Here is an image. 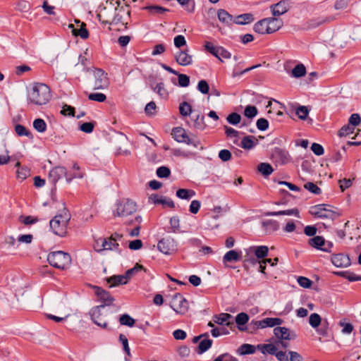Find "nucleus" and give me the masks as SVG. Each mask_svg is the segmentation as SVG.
<instances>
[{
	"mask_svg": "<svg viewBox=\"0 0 361 361\" xmlns=\"http://www.w3.org/2000/svg\"><path fill=\"white\" fill-rule=\"evenodd\" d=\"M121 13H124V12L119 11H115L114 16L112 18L111 21L106 20V23H109V24H114V25H117L118 23H122L123 25H125V28L127 29L128 28V26H127L128 23H124L123 22V15L121 14Z\"/></svg>",
	"mask_w": 361,
	"mask_h": 361,
	"instance_id": "44",
	"label": "nucleus"
},
{
	"mask_svg": "<svg viewBox=\"0 0 361 361\" xmlns=\"http://www.w3.org/2000/svg\"><path fill=\"white\" fill-rule=\"evenodd\" d=\"M171 135L178 142L185 143L188 137L185 130L181 127L173 128Z\"/></svg>",
	"mask_w": 361,
	"mask_h": 361,
	"instance_id": "22",
	"label": "nucleus"
},
{
	"mask_svg": "<svg viewBox=\"0 0 361 361\" xmlns=\"http://www.w3.org/2000/svg\"><path fill=\"white\" fill-rule=\"evenodd\" d=\"M70 219L71 214L67 209H63L49 221L51 230L57 235L64 236L66 234L67 226Z\"/></svg>",
	"mask_w": 361,
	"mask_h": 361,
	"instance_id": "2",
	"label": "nucleus"
},
{
	"mask_svg": "<svg viewBox=\"0 0 361 361\" xmlns=\"http://www.w3.org/2000/svg\"><path fill=\"white\" fill-rule=\"evenodd\" d=\"M193 126L197 130H203L206 128L204 116L197 114L193 121Z\"/></svg>",
	"mask_w": 361,
	"mask_h": 361,
	"instance_id": "45",
	"label": "nucleus"
},
{
	"mask_svg": "<svg viewBox=\"0 0 361 361\" xmlns=\"http://www.w3.org/2000/svg\"><path fill=\"white\" fill-rule=\"evenodd\" d=\"M106 281L109 283V287L112 288L119 285L126 284L128 282L126 276L124 275H114L106 279Z\"/></svg>",
	"mask_w": 361,
	"mask_h": 361,
	"instance_id": "23",
	"label": "nucleus"
},
{
	"mask_svg": "<svg viewBox=\"0 0 361 361\" xmlns=\"http://www.w3.org/2000/svg\"><path fill=\"white\" fill-rule=\"evenodd\" d=\"M17 177L19 179L25 180L30 175V169L26 166L20 167L17 170Z\"/></svg>",
	"mask_w": 361,
	"mask_h": 361,
	"instance_id": "57",
	"label": "nucleus"
},
{
	"mask_svg": "<svg viewBox=\"0 0 361 361\" xmlns=\"http://www.w3.org/2000/svg\"><path fill=\"white\" fill-rule=\"evenodd\" d=\"M241 252H238L235 250H231L227 252L223 257V262H235L240 259Z\"/></svg>",
	"mask_w": 361,
	"mask_h": 361,
	"instance_id": "27",
	"label": "nucleus"
},
{
	"mask_svg": "<svg viewBox=\"0 0 361 361\" xmlns=\"http://www.w3.org/2000/svg\"><path fill=\"white\" fill-rule=\"evenodd\" d=\"M354 128L350 126V124L343 126L338 133L339 137H343L353 133Z\"/></svg>",
	"mask_w": 361,
	"mask_h": 361,
	"instance_id": "64",
	"label": "nucleus"
},
{
	"mask_svg": "<svg viewBox=\"0 0 361 361\" xmlns=\"http://www.w3.org/2000/svg\"><path fill=\"white\" fill-rule=\"evenodd\" d=\"M177 1L187 11L192 13L195 11V4L194 0H177Z\"/></svg>",
	"mask_w": 361,
	"mask_h": 361,
	"instance_id": "49",
	"label": "nucleus"
},
{
	"mask_svg": "<svg viewBox=\"0 0 361 361\" xmlns=\"http://www.w3.org/2000/svg\"><path fill=\"white\" fill-rule=\"evenodd\" d=\"M255 32L259 34H270L268 18L257 22L253 27Z\"/></svg>",
	"mask_w": 361,
	"mask_h": 361,
	"instance_id": "19",
	"label": "nucleus"
},
{
	"mask_svg": "<svg viewBox=\"0 0 361 361\" xmlns=\"http://www.w3.org/2000/svg\"><path fill=\"white\" fill-rule=\"evenodd\" d=\"M258 111L256 106L248 105L245 108L244 116L252 119L257 115Z\"/></svg>",
	"mask_w": 361,
	"mask_h": 361,
	"instance_id": "52",
	"label": "nucleus"
},
{
	"mask_svg": "<svg viewBox=\"0 0 361 361\" xmlns=\"http://www.w3.org/2000/svg\"><path fill=\"white\" fill-rule=\"evenodd\" d=\"M137 205L136 202L129 198H123L116 202L113 215L115 217H127L136 212Z\"/></svg>",
	"mask_w": 361,
	"mask_h": 361,
	"instance_id": "3",
	"label": "nucleus"
},
{
	"mask_svg": "<svg viewBox=\"0 0 361 361\" xmlns=\"http://www.w3.org/2000/svg\"><path fill=\"white\" fill-rule=\"evenodd\" d=\"M309 110L305 106H300L296 109V114L301 120H305L308 116Z\"/></svg>",
	"mask_w": 361,
	"mask_h": 361,
	"instance_id": "59",
	"label": "nucleus"
},
{
	"mask_svg": "<svg viewBox=\"0 0 361 361\" xmlns=\"http://www.w3.org/2000/svg\"><path fill=\"white\" fill-rule=\"evenodd\" d=\"M176 195L180 199L190 200L195 195V192L192 190L181 188L176 191Z\"/></svg>",
	"mask_w": 361,
	"mask_h": 361,
	"instance_id": "35",
	"label": "nucleus"
},
{
	"mask_svg": "<svg viewBox=\"0 0 361 361\" xmlns=\"http://www.w3.org/2000/svg\"><path fill=\"white\" fill-rule=\"evenodd\" d=\"M310 246L326 252H331L334 247L331 241H326L322 236H314L308 241Z\"/></svg>",
	"mask_w": 361,
	"mask_h": 361,
	"instance_id": "10",
	"label": "nucleus"
},
{
	"mask_svg": "<svg viewBox=\"0 0 361 361\" xmlns=\"http://www.w3.org/2000/svg\"><path fill=\"white\" fill-rule=\"evenodd\" d=\"M68 27L71 29V32L75 36H80L82 39H86L89 37V31L86 29V25L82 23L80 27L77 29L73 24H70Z\"/></svg>",
	"mask_w": 361,
	"mask_h": 361,
	"instance_id": "20",
	"label": "nucleus"
},
{
	"mask_svg": "<svg viewBox=\"0 0 361 361\" xmlns=\"http://www.w3.org/2000/svg\"><path fill=\"white\" fill-rule=\"evenodd\" d=\"M217 17L222 23L230 25L234 23V18L228 11L224 9H219L217 11Z\"/></svg>",
	"mask_w": 361,
	"mask_h": 361,
	"instance_id": "21",
	"label": "nucleus"
},
{
	"mask_svg": "<svg viewBox=\"0 0 361 361\" xmlns=\"http://www.w3.org/2000/svg\"><path fill=\"white\" fill-rule=\"evenodd\" d=\"M290 8V1L288 0H281L277 4L270 6L272 15L274 16H280L286 12Z\"/></svg>",
	"mask_w": 361,
	"mask_h": 361,
	"instance_id": "14",
	"label": "nucleus"
},
{
	"mask_svg": "<svg viewBox=\"0 0 361 361\" xmlns=\"http://www.w3.org/2000/svg\"><path fill=\"white\" fill-rule=\"evenodd\" d=\"M204 49L207 51L209 52L215 57H218L219 50L220 49V46H214L210 42H206L204 44Z\"/></svg>",
	"mask_w": 361,
	"mask_h": 361,
	"instance_id": "53",
	"label": "nucleus"
},
{
	"mask_svg": "<svg viewBox=\"0 0 361 361\" xmlns=\"http://www.w3.org/2000/svg\"><path fill=\"white\" fill-rule=\"evenodd\" d=\"M331 260L332 264L336 267L343 268L350 264V258L343 254L333 255Z\"/></svg>",
	"mask_w": 361,
	"mask_h": 361,
	"instance_id": "18",
	"label": "nucleus"
},
{
	"mask_svg": "<svg viewBox=\"0 0 361 361\" xmlns=\"http://www.w3.org/2000/svg\"><path fill=\"white\" fill-rule=\"evenodd\" d=\"M226 121L231 125L237 126L241 121V116L236 112H233L228 115Z\"/></svg>",
	"mask_w": 361,
	"mask_h": 361,
	"instance_id": "51",
	"label": "nucleus"
},
{
	"mask_svg": "<svg viewBox=\"0 0 361 361\" xmlns=\"http://www.w3.org/2000/svg\"><path fill=\"white\" fill-rule=\"evenodd\" d=\"M198 91L203 94H207L209 92V86L208 82L205 80H201L199 81L197 87Z\"/></svg>",
	"mask_w": 361,
	"mask_h": 361,
	"instance_id": "62",
	"label": "nucleus"
},
{
	"mask_svg": "<svg viewBox=\"0 0 361 361\" xmlns=\"http://www.w3.org/2000/svg\"><path fill=\"white\" fill-rule=\"evenodd\" d=\"M50 180H62L68 178L66 169L63 166H56L52 169L49 172Z\"/></svg>",
	"mask_w": 361,
	"mask_h": 361,
	"instance_id": "16",
	"label": "nucleus"
},
{
	"mask_svg": "<svg viewBox=\"0 0 361 361\" xmlns=\"http://www.w3.org/2000/svg\"><path fill=\"white\" fill-rule=\"evenodd\" d=\"M257 348L260 350L263 354H270L274 355L277 351L276 347L271 343L258 345Z\"/></svg>",
	"mask_w": 361,
	"mask_h": 361,
	"instance_id": "37",
	"label": "nucleus"
},
{
	"mask_svg": "<svg viewBox=\"0 0 361 361\" xmlns=\"http://www.w3.org/2000/svg\"><path fill=\"white\" fill-rule=\"evenodd\" d=\"M93 289L94 290L95 295L98 298V300L102 303L101 305H104V308L106 309V307L113 305L115 299L108 291L99 286H93Z\"/></svg>",
	"mask_w": 361,
	"mask_h": 361,
	"instance_id": "12",
	"label": "nucleus"
},
{
	"mask_svg": "<svg viewBox=\"0 0 361 361\" xmlns=\"http://www.w3.org/2000/svg\"><path fill=\"white\" fill-rule=\"evenodd\" d=\"M258 145V140L252 135L245 136L241 141L240 147L245 149H251Z\"/></svg>",
	"mask_w": 361,
	"mask_h": 361,
	"instance_id": "26",
	"label": "nucleus"
},
{
	"mask_svg": "<svg viewBox=\"0 0 361 361\" xmlns=\"http://www.w3.org/2000/svg\"><path fill=\"white\" fill-rule=\"evenodd\" d=\"M93 75L94 78L92 89L104 90L108 87L109 85L107 73L102 68H94Z\"/></svg>",
	"mask_w": 361,
	"mask_h": 361,
	"instance_id": "7",
	"label": "nucleus"
},
{
	"mask_svg": "<svg viewBox=\"0 0 361 361\" xmlns=\"http://www.w3.org/2000/svg\"><path fill=\"white\" fill-rule=\"evenodd\" d=\"M106 312L107 310L104 308V305H97L92 307L90 310L89 314L90 316L91 320L95 324L103 329H107L108 323L104 319Z\"/></svg>",
	"mask_w": 361,
	"mask_h": 361,
	"instance_id": "6",
	"label": "nucleus"
},
{
	"mask_svg": "<svg viewBox=\"0 0 361 361\" xmlns=\"http://www.w3.org/2000/svg\"><path fill=\"white\" fill-rule=\"evenodd\" d=\"M47 261L49 264L59 269H67L71 263V258L68 253L63 251L50 252L47 256Z\"/></svg>",
	"mask_w": 361,
	"mask_h": 361,
	"instance_id": "4",
	"label": "nucleus"
},
{
	"mask_svg": "<svg viewBox=\"0 0 361 361\" xmlns=\"http://www.w3.org/2000/svg\"><path fill=\"white\" fill-rule=\"evenodd\" d=\"M306 74V68L302 63L296 65L292 70V75L294 78H299Z\"/></svg>",
	"mask_w": 361,
	"mask_h": 361,
	"instance_id": "39",
	"label": "nucleus"
},
{
	"mask_svg": "<svg viewBox=\"0 0 361 361\" xmlns=\"http://www.w3.org/2000/svg\"><path fill=\"white\" fill-rule=\"evenodd\" d=\"M249 321V316L245 312H241L237 314L235 317V323L240 331H243L246 330L245 325Z\"/></svg>",
	"mask_w": 361,
	"mask_h": 361,
	"instance_id": "28",
	"label": "nucleus"
},
{
	"mask_svg": "<svg viewBox=\"0 0 361 361\" xmlns=\"http://www.w3.org/2000/svg\"><path fill=\"white\" fill-rule=\"evenodd\" d=\"M105 244L106 245V241L104 238H99L95 240L94 244V248L96 252H100L104 250Z\"/></svg>",
	"mask_w": 361,
	"mask_h": 361,
	"instance_id": "61",
	"label": "nucleus"
},
{
	"mask_svg": "<svg viewBox=\"0 0 361 361\" xmlns=\"http://www.w3.org/2000/svg\"><path fill=\"white\" fill-rule=\"evenodd\" d=\"M274 336L279 340H290L295 337V334L291 333L286 327L276 326L274 329Z\"/></svg>",
	"mask_w": 361,
	"mask_h": 361,
	"instance_id": "17",
	"label": "nucleus"
},
{
	"mask_svg": "<svg viewBox=\"0 0 361 361\" xmlns=\"http://www.w3.org/2000/svg\"><path fill=\"white\" fill-rule=\"evenodd\" d=\"M68 178L67 180H72L73 179L78 178L82 179L85 176V173L80 169L77 164L73 165L72 169L70 171Z\"/></svg>",
	"mask_w": 361,
	"mask_h": 361,
	"instance_id": "29",
	"label": "nucleus"
},
{
	"mask_svg": "<svg viewBox=\"0 0 361 361\" xmlns=\"http://www.w3.org/2000/svg\"><path fill=\"white\" fill-rule=\"evenodd\" d=\"M157 248L165 255H171L177 250V245L173 238H164L158 242Z\"/></svg>",
	"mask_w": 361,
	"mask_h": 361,
	"instance_id": "11",
	"label": "nucleus"
},
{
	"mask_svg": "<svg viewBox=\"0 0 361 361\" xmlns=\"http://www.w3.org/2000/svg\"><path fill=\"white\" fill-rule=\"evenodd\" d=\"M156 173L159 178H167L171 174V170L169 167L162 166L157 169Z\"/></svg>",
	"mask_w": 361,
	"mask_h": 361,
	"instance_id": "54",
	"label": "nucleus"
},
{
	"mask_svg": "<svg viewBox=\"0 0 361 361\" xmlns=\"http://www.w3.org/2000/svg\"><path fill=\"white\" fill-rule=\"evenodd\" d=\"M34 128L39 133H44L47 130V123L42 118H36L33 121Z\"/></svg>",
	"mask_w": 361,
	"mask_h": 361,
	"instance_id": "48",
	"label": "nucleus"
},
{
	"mask_svg": "<svg viewBox=\"0 0 361 361\" xmlns=\"http://www.w3.org/2000/svg\"><path fill=\"white\" fill-rule=\"evenodd\" d=\"M310 214L316 218L334 219L339 216L326 204H319L310 208Z\"/></svg>",
	"mask_w": 361,
	"mask_h": 361,
	"instance_id": "5",
	"label": "nucleus"
},
{
	"mask_svg": "<svg viewBox=\"0 0 361 361\" xmlns=\"http://www.w3.org/2000/svg\"><path fill=\"white\" fill-rule=\"evenodd\" d=\"M256 348L255 345L251 344H243L238 349L240 354L241 355H248L253 354L255 353Z\"/></svg>",
	"mask_w": 361,
	"mask_h": 361,
	"instance_id": "50",
	"label": "nucleus"
},
{
	"mask_svg": "<svg viewBox=\"0 0 361 361\" xmlns=\"http://www.w3.org/2000/svg\"><path fill=\"white\" fill-rule=\"evenodd\" d=\"M170 305L176 313L180 314H184L188 310V302L180 293H176L172 297Z\"/></svg>",
	"mask_w": 361,
	"mask_h": 361,
	"instance_id": "9",
	"label": "nucleus"
},
{
	"mask_svg": "<svg viewBox=\"0 0 361 361\" xmlns=\"http://www.w3.org/2000/svg\"><path fill=\"white\" fill-rule=\"evenodd\" d=\"M192 106L187 102H183L180 104L179 112L182 116L186 117L190 116L192 114Z\"/></svg>",
	"mask_w": 361,
	"mask_h": 361,
	"instance_id": "41",
	"label": "nucleus"
},
{
	"mask_svg": "<svg viewBox=\"0 0 361 361\" xmlns=\"http://www.w3.org/2000/svg\"><path fill=\"white\" fill-rule=\"evenodd\" d=\"M269 248L266 245L260 246H251L250 252H254L257 260L258 259H262L268 255Z\"/></svg>",
	"mask_w": 361,
	"mask_h": 361,
	"instance_id": "25",
	"label": "nucleus"
},
{
	"mask_svg": "<svg viewBox=\"0 0 361 361\" xmlns=\"http://www.w3.org/2000/svg\"><path fill=\"white\" fill-rule=\"evenodd\" d=\"M336 19L334 16L314 17L305 21L302 25V29L310 30L319 27L324 24L329 23Z\"/></svg>",
	"mask_w": 361,
	"mask_h": 361,
	"instance_id": "8",
	"label": "nucleus"
},
{
	"mask_svg": "<svg viewBox=\"0 0 361 361\" xmlns=\"http://www.w3.org/2000/svg\"><path fill=\"white\" fill-rule=\"evenodd\" d=\"M274 156L283 164L287 163L290 159L287 151L278 147L275 148Z\"/></svg>",
	"mask_w": 361,
	"mask_h": 361,
	"instance_id": "30",
	"label": "nucleus"
},
{
	"mask_svg": "<svg viewBox=\"0 0 361 361\" xmlns=\"http://www.w3.org/2000/svg\"><path fill=\"white\" fill-rule=\"evenodd\" d=\"M309 324L314 329L319 328L322 324V318L317 313H312L309 317Z\"/></svg>",
	"mask_w": 361,
	"mask_h": 361,
	"instance_id": "40",
	"label": "nucleus"
},
{
	"mask_svg": "<svg viewBox=\"0 0 361 361\" xmlns=\"http://www.w3.org/2000/svg\"><path fill=\"white\" fill-rule=\"evenodd\" d=\"M270 34L279 30L283 25L282 20L276 18H268Z\"/></svg>",
	"mask_w": 361,
	"mask_h": 361,
	"instance_id": "33",
	"label": "nucleus"
},
{
	"mask_svg": "<svg viewBox=\"0 0 361 361\" xmlns=\"http://www.w3.org/2000/svg\"><path fill=\"white\" fill-rule=\"evenodd\" d=\"M254 20L253 15L251 13H243L238 16L234 19V23L238 25H245Z\"/></svg>",
	"mask_w": 361,
	"mask_h": 361,
	"instance_id": "32",
	"label": "nucleus"
},
{
	"mask_svg": "<svg viewBox=\"0 0 361 361\" xmlns=\"http://www.w3.org/2000/svg\"><path fill=\"white\" fill-rule=\"evenodd\" d=\"M143 8L147 10L151 14H162L169 11L168 8L157 5L147 6Z\"/></svg>",
	"mask_w": 361,
	"mask_h": 361,
	"instance_id": "43",
	"label": "nucleus"
},
{
	"mask_svg": "<svg viewBox=\"0 0 361 361\" xmlns=\"http://www.w3.org/2000/svg\"><path fill=\"white\" fill-rule=\"evenodd\" d=\"M232 316L228 313H221L214 316V322L219 325L229 326L231 324L230 319Z\"/></svg>",
	"mask_w": 361,
	"mask_h": 361,
	"instance_id": "31",
	"label": "nucleus"
},
{
	"mask_svg": "<svg viewBox=\"0 0 361 361\" xmlns=\"http://www.w3.org/2000/svg\"><path fill=\"white\" fill-rule=\"evenodd\" d=\"M154 90L161 97V98H167L168 92L167 90L164 87V82H159L157 84L156 87L154 88Z\"/></svg>",
	"mask_w": 361,
	"mask_h": 361,
	"instance_id": "56",
	"label": "nucleus"
},
{
	"mask_svg": "<svg viewBox=\"0 0 361 361\" xmlns=\"http://www.w3.org/2000/svg\"><path fill=\"white\" fill-rule=\"evenodd\" d=\"M51 98L50 88L44 83H35L29 92L28 102L38 106L46 104Z\"/></svg>",
	"mask_w": 361,
	"mask_h": 361,
	"instance_id": "1",
	"label": "nucleus"
},
{
	"mask_svg": "<svg viewBox=\"0 0 361 361\" xmlns=\"http://www.w3.org/2000/svg\"><path fill=\"white\" fill-rule=\"evenodd\" d=\"M88 99L91 101L104 102L106 99V96L100 92L90 93L88 94Z\"/></svg>",
	"mask_w": 361,
	"mask_h": 361,
	"instance_id": "58",
	"label": "nucleus"
},
{
	"mask_svg": "<svg viewBox=\"0 0 361 361\" xmlns=\"http://www.w3.org/2000/svg\"><path fill=\"white\" fill-rule=\"evenodd\" d=\"M188 49L178 51L174 54V59L180 66H186L192 64V57L188 53Z\"/></svg>",
	"mask_w": 361,
	"mask_h": 361,
	"instance_id": "15",
	"label": "nucleus"
},
{
	"mask_svg": "<svg viewBox=\"0 0 361 361\" xmlns=\"http://www.w3.org/2000/svg\"><path fill=\"white\" fill-rule=\"evenodd\" d=\"M268 216H276L281 215H287V216H295L296 217H300V212L297 208L286 209V210H281L278 212H269L266 214Z\"/></svg>",
	"mask_w": 361,
	"mask_h": 361,
	"instance_id": "24",
	"label": "nucleus"
},
{
	"mask_svg": "<svg viewBox=\"0 0 361 361\" xmlns=\"http://www.w3.org/2000/svg\"><path fill=\"white\" fill-rule=\"evenodd\" d=\"M283 322V319L278 317H267L262 320L252 321V324H253L255 327L257 329L276 327L277 326L282 324Z\"/></svg>",
	"mask_w": 361,
	"mask_h": 361,
	"instance_id": "13",
	"label": "nucleus"
},
{
	"mask_svg": "<svg viewBox=\"0 0 361 361\" xmlns=\"http://www.w3.org/2000/svg\"><path fill=\"white\" fill-rule=\"evenodd\" d=\"M142 221V219L140 216H137L135 217L134 220L131 221L132 224H135V228L129 232V235L131 237L138 236L140 231V224Z\"/></svg>",
	"mask_w": 361,
	"mask_h": 361,
	"instance_id": "38",
	"label": "nucleus"
},
{
	"mask_svg": "<svg viewBox=\"0 0 361 361\" xmlns=\"http://www.w3.org/2000/svg\"><path fill=\"white\" fill-rule=\"evenodd\" d=\"M250 250H251V246L245 249L244 262L255 264L257 262V260L254 252H250Z\"/></svg>",
	"mask_w": 361,
	"mask_h": 361,
	"instance_id": "55",
	"label": "nucleus"
},
{
	"mask_svg": "<svg viewBox=\"0 0 361 361\" xmlns=\"http://www.w3.org/2000/svg\"><path fill=\"white\" fill-rule=\"evenodd\" d=\"M106 241V245L105 244L104 250H118V243H117V238H114V237H109L105 238Z\"/></svg>",
	"mask_w": 361,
	"mask_h": 361,
	"instance_id": "42",
	"label": "nucleus"
},
{
	"mask_svg": "<svg viewBox=\"0 0 361 361\" xmlns=\"http://www.w3.org/2000/svg\"><path fill=\"white\" fill-rule=\"evenodd\" d=\"M203 339H202L198 345L197 353L199 354H202L209 350L212 345V340L208 338V336H204Z\"/></svg>",
	"mask_w": 361,
	"mask_h": 361,
	"instance_id": "34",
	"label": "nucleus"
},
{
	"mask_svg": "<svg viewBox=\"0 0 361 361\" xmlns=\"http://www.w3.org/2000/svg\"><path fill=\"white\" fill-rule=\"evenodd\" d=\"M178 85L182 87H186L190 85V78L185 74L178 73Z\"/></svg>",
	"mask_w": 361,
	"mask_h": 361,
	"instance_id": "60",
	"label": "nucleus"
},
{
	"mask_svg": "<svg viewBox=\"0 0 361 361\" xmlns=\"http://www.w3.org/2000/svg\"><path fill=\"white\" fill-rule=\"evenodd\" d=\"M15 132L18 136H26L30 139L33 138L32 133L21 124H17L15 126Z\"/></svg>",
	"mask_w": 361,
	"mask_h": 361,
	"instance_id": "36",
	"label": "nucleus"
},
{
	"mask_svg": "<svg viewBox=\"0 0 361 361\" xmlns=\"http://www.w3.org/2000/svg\"><path fill=\"white\" fill-rule=\"evenodd\" d=\"M119 322L121 325L132 327L135 324V319L128 314H122L119 318Z\"/></svg>",
	"mask_w": 361,
	"mask_h": 361,
	"instance_id": "47",
	"label": "nucleus"
},
{
	"mask_svg": "<svg viewBox=\"0 0 361 361\" xmlns=\"http://www.w3.org/2000/svg\"><path fill=\"white\" fill-rule=\"evenodd\" d=\"M257 170L264 176L270 175L274 171L271 164L268 163L259 164L257 166Z\"/></svg>",
	"mask_w": 361,
	"mask_h": 361,
	"instance_id": "46",
	"label": "nucleus"
},
{
	"mask_svg": "<svg viewBox=\"0 0 361 361\" xmlns=\"http://www.w3.org/2000/svg\"><path fill=\"white\" fill-rule=\"evenodd\" d=\"M142 269L143 267L142 265L136 264L134 267L128 269L126 272L125 276H126L127 279L129 280L133 276L135 275L137 272L142 271Z\"/></svg>",
	"mask_w": 361,
	"mask_h": 361,
	"instance_id": "63",
	"label": "nucleus"
}]
</instances>
